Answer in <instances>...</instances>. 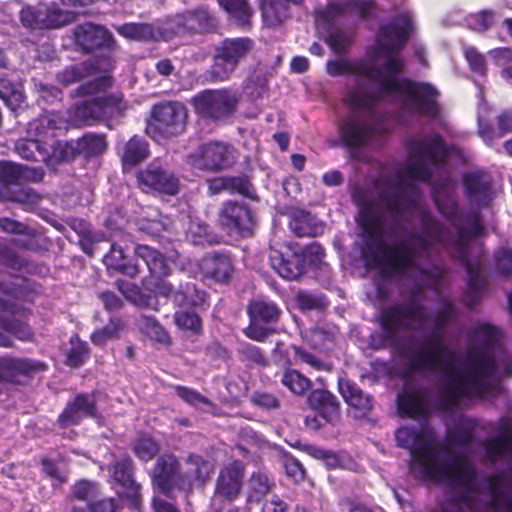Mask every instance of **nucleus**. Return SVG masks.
<instances>
[{"label":"nucleus","instance_id":"44","mask_svg":"<svg viewBox=\"0 0 512 512\" xmlns=\"http://www.w3.org/2000/svg\"><path fill=\"white\" fill-rule=\"evenodd\" d=\"M117 31L127 39L144 42L159 41L162 37L161 31L150 23H124Z\"/></svg>","mask_w":512,"mask_h":512},{"label":"nucleus","instance_id":"46","mask_svg":"<svg viewBox=\"0 0 512 512\" xmlns=\"http://www.w3.org/2000/svg\"><path fill=\"white\" fill-rule=\"evenodd\" d=\"M228 194L239 195L254 202L260 200L256 186L253 183V177L244 172L237 175H229Z\"/></svg>","mask_w":512,"mask_h":512},{"label":"nucleus","instance_id":"12","mask_svg":"<svg viewBox=\"0 0 512 512\" xmlns=\"http://www.w3.org/2000/svg\"><path fill=\"white\" fill-rule=\"evenodd\" d=\"M255 41L250 37H228L214 46L208 74L213 82L231 79L239 65L254 51Z\"/></svg>","mask_w":512,"mask_h":512},{"label":"nucleus","instance_id":"2","mask_svg":"<svg viewBox=\"0 0 512 512\" xmlns=\"http://www.w3.org/2000/svg\"><path fill=\"white\" fill-rule=\"evenodd\" d=\"M421 233H409L411 243L399 241L389 244L380 237L385 233L384 218L370 205L361 207L359 225L369 239L362 250V257L370 269H376L384 279L401 277L414 266L415 260L429 252L435 243H441L447 234L446 227L429 211L421 210ZM386 234L393 235L389 228Z\"/></svg>","mask_w":512,"mask_h":512},{"label":"nucleus","instance_id":"14","mask_svg":"<svg viewBox=\"0 0 512 512\" xmlns=\"http://www.w3.org/2000/svg\"><path fill=\"white\" fill-rule=\"evenodd\" d=\"M109 483L116 495L125 500L129 509L140 511L142 506V485L136 479V468L128 455L114 459L107 465Z\"/></svg>","mask_w":512,"mask_h":512},{"label":"nucleus","instance_id":"63","mask_svg":"<svg viewBox=\"0 0 512 512\" xmlns=\"http://www.w3.org/2000/svg\"><path fill=\"white\" fill-rule=\"evenodd\" d=\"M42 16V5H26L19 13L21 24L29 30H42Z\"/></svg>","mask_w":512,"mask_h":512},{"label":"nucleus","instance_id":"20","mask_svg":"<svg viewBox=\"0 0 512 512\" xmlns=\"http://www.w3.org/2000/svg\"><path fill=\"white\" fill-rule=\"evenodd\" d=\"M187 117L184 104L178 101H165L152 107L148 123L161 135L176 136L185 131Z\"/></svg>","mask_w":512,"mask_h":512},{"label":"nucleus","instance_id":"43","mask_svg":"<svg viewBox=\"0 0 512 512\" xmlns=\"http://www.w3.org/2000/svg\"><path fill=\"white\" fill-rule=\"evenodd\" d=\"M103 261L108 268L116 270L131 278H134L139 274L138 265L128 260L123 248L116 243L110 244V250L104 255Z\"/></svg>","mask_w":512,"mask_h":512},{"label":"nucleus","instance_id":"61","mask_svg":"<svg viewBox=\"0 0 512 512\" xmlns=\"http://www.w3.org/2000/svg\"><path fill=\"white\" fill-rule=\"evenodd\" d=\"M496 13L493 9H482L472 13L467 17V23L471 30L476 32H486L495 22Z\"/></svg>","mask_w":512,"mask_h":512},{"label":"nucleus","instance_id":"33","mask_svg":"<svg viewBox=\"0 0 512 512\" xmlns=\"http://www.w3.org/2000/svg\"><path fill=\"white\" fill-rule=\"evenodd\" d=\"M310 407L326 422H334L340 417V404L337 397L327 389H314L308 396Z\"/></svg>","mask_w":512,"mask_h":512},{"label":"nucleus","instance_id":"16","mask_svg":"<svg viewBox=\"0 0 512 512\" xmlns=\"http://www.w3.org/2000/svg\"><path fill=\"white\" fill-rule=\"evenodd\" d=\"M217 225L228 236L246 239L254 235L257 215L245 202L226 200L218 210Z\"/></svg>","mask_w":512,"mask_h":512},{"label":"nucleus","instance_id":"54","mask_svg":"<svg viewBox=\"0 0 512 512\" xmlns=\"http://www.w3.org/2000/svg\"><path fill=\"white\" fill-rule=\"evenodd\" d=\"M239 360L249 367H267L269 360L263 350L251 343H242L237 349Z\"/></svg>","mask_w":512,"mask_h":512},{"label":"nucleus","instance_id":"45","mask_svg":"<svg viewBox=\"0 0 512 512\" xmlns=\"http://www.w3.org/2000/svg\"><path fill=\"white\" fill-rule=\"evenodd\" d=\"M275 486L274 480L263 471L253 472L248 481V503H259Z\"/></svg>","mask_w":512,"mask_h":512},{"label":"nucleus","instance_id":"17","mask_svg":"<svg viewBox=\"0 0 512 512\" xmlns=\"http://www.w3.org/2000/svg\"><path fill=\"white\" fill-rule=\"evenodd\" d=\"M239 103V94L229 88L207 89L193 97L196 113L213 121H227L232 118Z\"/></svg>","mask_w":512,"mask_h":512},{"label":"nucleus","instance_id":"28","mask_svg":"<svg viewBox=\"0 0 512 512\" xmlns=\"http://www.w3.org/2000/svg\"><path fill=\"white\" fill-rule=\"evenodd\" d=\"M174 24L181 34L214 33L218 28L216 16L204 6L176 15Z\"/></svg>","mask_w":512,"mask_h":512},{"label":"nucleus","instance_id":"24","mask_svg":"<svg viewBox=\"0 0 512 512\" xmlns=\"http://www.w3.org/2000/svg\"><path fill=\"white\" fill-rule=\"evenodd\" d=\"M73 35L77 49L84 54L96 50L112 51L116 47L112 33L106 27L92 22L77 25Z\"/></svg>","mask_w":512,"mask_h":512},{"label":"nucleus","instance_id":"39","mask_svg":"<svg viewBox=\"0 0 512 512\" xmlns=\"http://www.w3.org/2000/svg\"><path fill=\"white\" fill-rule=\"evenodd\" d=\"M289 227L297 237H316L323 232V227L317 219L302 209L292 212Z\"/></svg>","mask_w":512,"mask_h":512},{"label":"nucleus","instance_id":"15","mask_svg":"<svg viewBox=\"0 0 512 512\" xmlns=\"http://www.w3.org/2000/svg\"><path fill=\"white\" fill-rule=\"evenodd\" d=\"M413 31L414 22L407 13L400 14L394 20L379 26L375 42L386 58L384 63L396 59L402 63L403 69L405 68V61L398 54L407 45Z\"/></svg>","mask_w":512,"mask_h":512},{"label":"nucleus","instance_id":"10","mask_svg":"<svg viewBox=\"0 0 512 512\" xmlns=\"http://www.w3.org/2000/svg\"><path fill=\"white\" fill-rule=\"evenodd\" d=\"M26 282V279L21 283L0 281V293L10 297H0V328L21 341H29L33 337L28 324L31 310L19 302L27 293Z\"/></svg>","mask_w":512,"mask_h":512},{"label":"nucleus","instance_id":"49","mask_svg":"<svg viewBox=\"0 0 512 512\" xmlns=\"http://www.w3.org/2000/svg\"><path fill=\"white\" fill-rule=\"evenodd\" d=\"M125 500L117 497L94 498L84 505L73 504L72 512H120Z\"/></svg>","mask_w":512,"mask_h":512},{"label":"nucleus","instance_id":"51","mask_svg":"<svg viewBox=\"0 0 512 512\" xmlns=\"http://www.w3.org/2000/svg\"><path fill=\"white\" fill-rule=\"evenodd\" d=\"M131 449L139 460L148 462L159 453L160 445L152 436L140 434L132 443Z\"/></svg>","mask_w":512,"mask_h":512},{"label":"nucleus","instance_id":"11","mask_svg":"<svg viewBox=\"0 0 512 512\" xmlns=\"http://www.w3.org/2000/svg\"><path fill=\"white\" fill-rule=\"evenodd\" d=\"M447 157V145L440 134L415 140L408 146L405 174L409 179L429 182L433 176L430 165L442 166L446 163Z\"/></svg>","mask_w":512,"mask_h":512},{"label":"nucleus","instance_id":"34","mask_svg":"<svg viewBox=\"0 0 512 512\" xmlns=\"http://www.w3.org/2000/svg\"><path fill=\"white\" fill-rule=\"evenodd\" d=\"M76 150L79 157L86 163L98 161L108 150L107 135L104 133L86 132L76 139Z\"/></svg>","mask_w":512,"mask_h":512},{"label":"nucleus","instance_id":"3","mask_svg":"<svg viewBox=\"0 0 512 512\" xmlns=\"http://www.w3.org/2000/svg\"><path fill=\"white\" fill-rule=\"evenodd\" d=\"M475 334L480 339L477 347L469 348L466 352V364L469 374H458L462 383H448L443 391L445 402L456 405L460 397L481 398L487 391V381L498 371V364L493 350L500 342V330L491 324H480L475 328Z\"/></svg>","mask_w":512,"mask_h":512},{"label":"nucleus","instance_id":"56","mask_svg":"<svg viewBox=\"0 0 512 512\" xmlns=\"http://www.w3.org/2000/svg\"><path fill=\"white\" fill-rule=\"evenodd\" d=\"M198 309H180L174 313L175 324L192 334L202 333V320L197 312Z\"/></svg>","mask_w":512,"mask_h":512},{"label":"nucleus","instance_id":"13","mask_svg":"<svg viewBox=\"0 0 512 512\" xmlns=\"http://www.w3.org/2000/svg\"><path fill=\"white\" fill-rule=\"evenodd\" d=\"M127 101L120 90L92 95L91 98L74 105L73 116L81 123L93 126L124 115Z\"/></svg>","mask_w":512,"mask_h":512},{"label":"nucleus","instance_id":"6","mask_svg":"<svg viewBox=\"0 0 512 512\" xmlns=\"http://www.w3.org/2000/svg\"><path fill=\"white\" fill-rule=\"evenodd\" d=\"M114 68L115 61L111 56H97L66 66L56 74V80L64 87L81 82L71 92V97H89L108 92L113 87L115 79L111 72Z\"/></svg>","mask_w":512,"mask_h":512},{"label":"nucleus","instance_id":"36","mask_svg":"<svg viewBox=\"0 0 512 512\" xmlns=\"http://www.w3.org/2000/svg\"><path fill=\"white\" fill-rule=\"evenodd\" d=\"M477 426L478 423L475 419L459 416L446 430V443L457 447L471 444L474 440V433Z\"/></svg>","mask_w":512,"mask_h":512},{"label":"nucleus","instance_id":"38","mask_svg":"<svg viewBox=\"0 0 512 512\" xmlns=\"http://www.w3.org/2000/svg\"><path fill=\"white\" fill-rule=\"evenodd\" d=\"M149 156V144L142 136L134 135L125 144L121 155L122 169L127 172Z\"/></svg>","mask_w":512,"mask_h":512},{"label":"nucleus","instance_id":"58","mask_svg":"<svg viewBox=\"0 0 512 512\" xmlns=\"http://www.w3.org/2000/svg\"><path fill=\"white\" fill-rule=\"evenodd\" d=\"M282 384L297 395L305 394L311 388V380L294 369H287L281 379Z\"/></svg>","mask_w":512,"mask_h":512},{"label":"nucleus","instance_id":"29","mask_svg":"<svg viewBox=\"0 0 512 512\" xmlns=\"http://www.w3.org/2000/svg\"><path fill=\"white\" fill-rule=\"evenodd\" d=\"M462 185L466 198L478 207H488L494 198L493 180L482 169L464 173Z\"/></svg>","mask_w":512,"mask_h":512},{"label":"nucleus","instance_id":"53","mask_svg":"<svg viewBox=\"0 0 512 512\" xmlns=\"http://www.w3.org/2000/svg\"><path fill=\"white\" fill-rule=\"evenodd\" d=\"M294 300L296 307L302 312L311 310L321 311L324 310L328 304L324 295L304 289H300L295 294Z\"/></svg>","mask_w":512,"mask_h":512},{"label":"nucleus","instance_id":"41","mask_svg":"<svg viewBox=\"0 0 512 512\" xmlns=\"http://www.w3.org/2000/svg\"><path fill=\"white\" fill-rule=\"evenodd\" d=\"M262 20L267 27L280 26L290 14L289 5L284 0H258Z\"/></svg>","mask_w":512,"mask_h":512},{"label":"nucleus","instance_id":"57","mask_svg":"<svg viewBox=\"0 0 512 512\" xmlns=\"http://www.w3.org/2000/svg\"><path fill=\"white\" fill-rule=\"evenodd\" d=\"M0 98L7 104V106L12 110H15L24 102L25 96L19 85L1 77Z\"/></svg>","mask_w":512,"mask_h":512},{"label":"nucleus","instance_id":"48","mask_svg":"<svg viewBox=\"0 0 512 512\" xmlns=\"http://www.w3.org/2000/svg\"><path fill=\"white\" fill-rule=\"evenodd\" d=\"M137 326L140 332L152 341L163 345H169L171 343V337L168 331L156 318L141 315L137 320Z\"/></svg>","mask_w":512,"mask_h":512},{"label":"nucleus","instance_id":"22","mask_svg":"<svg viewBox=\"0 0 512 512\" xmlns=\"http://www.w3.org/2000/svg\"><path fill=\"white\" fill-rule=\"evenodd\" d=\"M47 365L28 357H20L12 354L0 356V382L15 386H24L30 379L45 371Z\"/></svg>","mask_w":512,"mask_h":512},{"label":"nucleus","instance_id":"5","mask_svg":"<svg viewBox=\"0 0 512 512\" xmlns=\"http://www.w3.org/2000/svg\"><path fill=\"white\" fill-rule=\"evenodd\" d=\"M436 475L425 480L434 484L445 485L461 490L438 502V510L434 512H463V505L469 496L476 492L475 481L477 471L466 457L459 452L447 454L446 459L436 468Z\"/></svg>","mask_w":512,"mask_h":512},{"label":"nucleus","instance_id":"37","mask_svg":"<svg viewBox=\"0 0 512 512\" xmlns=\"http://www.w3.org/2000/svg\"><path fill=\"white\" fill-rule=\"evenodd\" d=\"M135 256L146 264L152 276L162 278L170 274L167 258L160 251L144 244H137L134 248Z\"/></svg>","mask_w":512,"mask_h":512},{"label":"nucleus","instance_id":"18","mask_svg":"<svg viewBox=\"0 0 512 512\" xmlns=\"http://www.w3.org/2000/svg\"><path fill=\"white\" fill-rule=\"evenodd\" d=\"M249 325L243 330L244 335L258 342H264L276 330L282 316L279 305L273 301L252 300L247 305Z\"/></svg>","mask_w":512,"mask_h":512},{"label":"nucleus","instance_id":"31","mask_svg":"<svg viewBox=\"0 0 512 512\" xmlns=\"http://www.w3.org/2000/svg\"><path fill=\"white\" fill-rule=\"evenodd\" d=\"M326 72L332 77H338L344 74L362 76L370 81L381 83L384 69L372 64L367 59H348L328 60L326 63Z\"/></svg>","mask_w":512,"mask_h":512},{"label":"nucleus","instance_id":"52","mask_svg":"<svg viewBox=\"0 0 512 512\" xmlns=\"http://www.w3.org/2000/svg\"><path fill=\"white\" fill-rule=\"evenodd\" d=\"M42 13V30L58 29L68 25L72 21L71 14L63 11L57 5H42Z\"/></svg>","mask_w":512,"mask_h":512},{"label":"nucleus","instance_id":"27","mask_svg":"<svg viewBox=\"0 0 512 512\" xmlns=\"http://www.w3.org/2000/svg\"><path fill=\"white\" fill-rule=\"evenodd\" d=\"M180 479V462L172 453H164L155 461L151 482L161 494L170 497Z\"/></svg>","mask_w":512,"mask_h":512},{"label":"nucleus","instance_id":"4","mask_svg":"<svg viewBox=\"0 0 512 512\" xmlns=\"http://www.w3.org/2000/svg\"><path fill=\"white\" fill-rule=\"evenodd\" d=\"M469 226L457 227L456 238L452 245L455 248L454 258L463 266L466 272L467 290L464 294V303L473 308L489 289V279L483 273L480 262L473 263L470 260V249L473 240L485 234L482 216L479 210L470 212L466 216Z\"/></svg>","mask_w":512,"mask_h":512},{"label":"nucleus","instance_id":"1","mask_svg":"<svg viewBox=\"0 0 512 512\" xmlns=\"http://www.w3.org/2000/svg\"><path fill=\"white\" fill-rule=\"evenodd\" d=\"M416 294L417 291L412 290L410 299L382 309L378 323L385 340L405 360L404 367L407 372L413 374L442 371L445 373L438 405L443 411H452L459 406L461 400L473 398L460 397L456 405L450 406L443 397V391L448 383L455 385L462 383L457 376L463 373L456 367L455 352L443 342L445 328L456 317V308L449 299H441L440 306L432 320L433 327L430 334L417 349L409 351L408 346L400 342L398 332L419 330L431 319L427 306L414 299ZM466 374H469V371Z\"/></svg>","mask_w":512,"mask_h":512},{"label":"nucleus","instance_id":"60","mask_svg":"<svg viewBox=\"0 0 512 512\" xmlns=\"http://www.w3.org/2000/svg\"><path fill=\"white\" fill-rule=\"evenodd\" d=\"M494 268L496 273L505 279L512 281V248L502 246L494 251Z\"/></svg>","mask_w":512,"mask_h":512},{"label":"nucleus","instance_id":"30","mask_svg":"<svg viewBox=\"0 0 512 512\" xmlns=\"http://www.w3.org/2000/svg\"><path fill=\"white\" fill-rule=\"evenodd\" d=\"M337 385L343 400L353 410L354 417L367 418L374 409L373 395L362 390L356 382L346 376H339Z\"/></svg>","mask_w":512,"mask_h":512},{"label":"nucleus","instance_id":"55","mask_svg":"<svg viewBox=\"0 0 512 512\" xmlns=\"http://www.w3.org/2000/svg\"><path fill=\"white\" fill-rule=\"evenodd\" d=\"M100 495V485L95 481L81 479L71 487V501H80L87 504Z\"/></svg>","mask_w":512,"mask_h":512},{"label":"nucleus","instance_id":"62","mask_svg":"<svg viewBox=\"0 0 512 512\" xmlns=\"http://www.w3.org/2000/svg\"><path fill=\"white\" fill-rule=\"evenodd\" d=\"M19 164L0 161V196L9 190L10 185H19Z\"/></svg>","mask_w":512,"mask_h":512},{"label":"nucleus","instance_id":"32","mask_svg":"<svg viewBox=\"0 0 512 512\" xmlns=\"http://www.w3.org/2000/svg\"><path fill=\"white\" fill-rule=\"evenodd\" d=\"M244 466L234 461L223 467L216 480L214 498L223 502H232L240 494L243 485Z\"/></svg>","mask_w":512,"mask_h":512},{"label":"nucleus","instance_id":"21","mask_svg":"<svg viewBox=\"0 0 512 512\" xmlns=\"http://www.w3.org/2000/svg\"><path fill=\"white\" fill-rule=\"evenodd\" d=\"M138 186L143 192H157L174 196L179 193L180 183L176 175L160 161L153 160L136 173Z\"/></svg>","mask_w":512,"mask_h":512},{"label":"nucleus","instance_id":"7","mask_svg":"<svg viewBox=\"0 0 512 512\" xmlns=\"http://www.w3.org/2000/svg\"><path fill=\"white\" fill-rule=\"evenodd\" d=\"M383 69L384 74L379 86L382 92L405 95L414 110L420 115L431 118H436L439 115L440 92L433 84L409 78L400 79L398 76L404 69L402 63L396 59H390L387 63H383Z\"/></svg>","mask_w":512,"mask_h":512},{"label":"nucleus","instance_id":"25","mask_svg":"<svg viewBox=\"0 0 512 512\" xmlns=\"http://www.w3.org/2000/svg\"><path fill=\"white\" fill-rule=\"evenodd\" d=\"M199 268L205 279L228 285L234 277L235 258L227 250L211 251L201 258Z\"/></svg>","mask_w":512,"mask_h":512},{"label":"nucleus","instance_id":"50","mask_svg":"<svg viewBox=\"0 0 512 512\" xmlns=\"http://www.w3.org/2000/svg\"><path fill=\"white\" fill-rule=\"evenodd\" d=\"M70 349L66 353L65 364L71 368L82 366L89 358L90 348L88 343L81 340L77 333L70 337Z\"/></svg>","mask_w":512,"mask_h":512},{"label":"nucleus","instance_id":"26","mask_svg":"<svg viewBox=\"0 0 512 512\" xmlns=\"http://www.w3.org/2000/svg\"><path fill=\"white\" fill-rule=\"evenodd\" d=\"M387 133L386 128L379 124H365L356 118H349L339 127V135L343 145L350 149L366 146L376 136Z\"/></svg>","mask_w":512,"mask_h":512},{"label":"nucleus","instance_id":"35","mask_svg":"<svg viewBox=\"0 0 512 512\" xmlns=\"http://www.w3.org/2000/svg\"><path fill=\"white\" fill-rule=\"evenodd\" d=\"M398 413L403 418L416 419L430 414L428 403L420 391H404L397 396Z\"/></svg>","mask_w":512,"mask_h":512},{"label":"nucleus","instance_id":"64","mask_svg":"<svg viewBox=\"0 0 512 512\" xmlns=\"http://www.w3.org/2000/svg\"><path fill=\"white\" fill-rule=\"evenodd\" d=\"M51 148L52 156L58 162H71L79 157L76 150V140L72 142L58 140L55 141Z\"/></svg>","mask_w":512,"mask_h":512},{"label":"nucleus","instance_id":"19","mask_svg":"<svg viewBox=\"0 0 512 512\" xmlns=\"http://www.w3.org/2000/svg\"><path fill=\"white\" fill-rule=\"evenodd\" d=\"M189 163L195 168L219 172L232 167L236 161L234 148L222 141H210L200 144L188 155Z\"/></svg>","mask_w":512,"mask_h":512},{"label":"nucleus","instance_id":"40","mask_svg":"<svg viewBox=\"0 0 512 512\" xmlns=\"http://www.w3.org/2000/svg\"><path fill=\"white\" fill-rule=\"evenodd\" d=\"M207 293L194 283L181 285L173 294V303L181 309H203Z\"/></svg>","mask_w":512,"mask_h":512},{"label":"nucleus","instance_id":"23","mask_svg":"<svg viewBox=\"0 0 512 512\" xmlns=\"http://www.w3.org/2000/svg\"><path fill=\"white\" fill-rule=\"evenodd\" d=\"M98 415L96 394L80 392L66 403L54 425L59 429H67L80 425L84 419H95Z\"/></svg>","mask_w":512,"mask_h":512},{"label":"nucleus","instance_id":"59","mask_svg":"<svg viewBox=\"0 0 512 512\" xmlns=\"http://www.w3.org/2000/svg\"><path fill=\"white\" fill-rule=\"evenodd\" d=\"M379 99L378 94L351 92L345 98V104L354 111L373 112Z\"/></svg>","mask_w":512,"mask_h":512},{"label":"nucleus","instance_id":"9","mask_svg":"<svg viewBox=\"0 0 512 512\" xmlns=\"http://www.w3.org/2000/svg\"><path fill=\"white\" fill-rule=\"evenodd\" d=\"M324 256V248L318 243H312L304 248L283 244L279 247H270L269 262L281 278L293 281L305 275L308 266L317 267Z\"/></svg>","mask_w":512,"mask_h":512},{"label":"nucleus","instance_id":"42","mask_svg":"<svg viewBox=\"0 0 512 512\" xmlns=\"http://www.w3.org/2000/svg\"><path fill=\"white\" fill-rule=\"evenodd\" d=\"M15 151L21 158L33 162H45L50 157V146L34 138L19 139L15 143Z\"/></svg>","mask_w":512,"mask_h":512},{"label":"nucleus","instance_id":"8","mask_svg":"<svg viewBox=\"0 0 512 512\" xmlns=\"http://www.w3.org/2000/svg\"><path fill=\"white\" fill-rule=\"evenodd\" d=\"M395 438L399 447L410 451L412 462L419 467L424 480L436 475V468L450 453L447 446L438 442L432 432L415 427L398 428Z\"/></svg>","mask_w":512,"mask_h":512},{"label":"nucleus","instance_id":"47","mask_svg":"<svg viewBox=\"0 0 512 512\" xmlns=\"http://www.w3.org/2000/svg\"><path fill=\"white\" fill-rule=\"evenodd\" d=\"M218 3L235 21L237 26L241 28L250 27L253 10L248 0H218Z\"/></svg>","mask_w":512,"mask_h":512}]
</instances>
